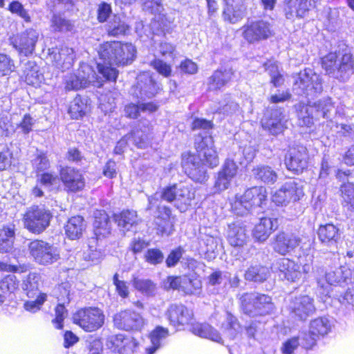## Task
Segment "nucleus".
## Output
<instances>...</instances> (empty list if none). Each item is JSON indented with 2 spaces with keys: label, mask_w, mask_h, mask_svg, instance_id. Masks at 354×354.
Here are the masks:
<instances>
[{
  "label": "nucleus",
  "mask_w": 354,
  "mask_h": 354,
  "mask_svg": "<svg viewBox=\"0 0 354 354\" xmlns=\"http://www.w3.org/2000/svg\"><path fill=\"white\" fill-rule=\"evenodd\" d=\"M254 177L266 184H273L277 180L276 171L270 166L259 165L252 169Z\"/></svg>",
  "instance_id": "c9c22d12"
},
{
  "label": "nucleus",
  "mask_w": 354,
  "mask_h": 354,
  "mask_svg": "<svg viewBox=\"0 0 354 354\" xmlns=\"http://www.w3.org/2000/svg\"><path fill=\"white\" fill-rule=\"evenodd\" d=\"M183 184H175L163 189L161 193V198L167 202H174L176 207L178 204V198L180 194V189H182Z\"/></svg>",
  "instance_id": "09e8293b"
},
{
  "label": "nucleus",
  "mask_w": 354,
  "mask_h": 354,
  "mask_svg": "<svg viewBox=\"0 0 354 354\" xmlns=\"http://www.w3.org/2000/svg\"><path fill=\"white\" fill-rule=\"evenodd\" d=\"M8 10L14 14L18 15L26 21H30V18L28 12L24 9L23 5L17 1H14L9 5Z\"/></svg>",
  "instance_id": "0e129e2a"
},
{
  "label": "nucleus",
  "mask_w": 354,
  "mask_h": 354,
  "mask_svg": "<svg viewBox=\"0 0 354 354\" xmlns=\"http://www.w3.org/2000/svg\"><path fill=\"white\" fill-rule=\"evenodd\" d=\"M340 191L343 205L354 211V185L350 183L343 184Z\"/></svg>",
  "instance_id": "49530a36"
},
{
  "label": "nucleus",
  "mask_w": 354,
  "mask_h": 354,
  "mask_svg": "<svg viewBox=\"0 0 354 354\" xmlns=\"http://www.w3.org/2000/svg\"><path fill=\"white\" fill-rule=\"evenodd\" d=\"M133 285L136 290L146 295H153L156 290L155 284L149 279L135 277Z\"/></svg>",
  "instance_id": "de8ad7c7"
},
{
  "label": "nucleus",
  "mask_w": 354,
  "mask_h": 354,
  "mask_svg": "<svg viewBox=\"0 0 354 354\" xmlns=\"http://www.w3.org/2000/svg\"><path fill=\"white\" fill-rule=\"evenodd\" d=\"M237 169L238 167L234 160L227 158L216 178L214 189L216 192L224 191L230 187L232 178L236 175Z\"/></svg>",
  "instance_id": "6ab92c4d"
},
{
  "label": "nucleus",
  "mask_w": 354,
  "mask_h": 354,
  "mask_svg": "<svg viewBox=\"0 0 354 354\" xmlns=\"http://www.w3.org/2000/svg\"><path fill=\"white\" fill-rule=\"evenodd\" d=\"M151 66L156 69L160 75L165 77H169L171 73V66L165 62L160 59H156L151 62Z\"/></svg>",
  "instance_id": "774afa93"
},
{
  "label": "nucleus",
  "mask_w": 354,
  "mask_h": 354,
  "mask_svg": "<svg viewBox=\"0 0 354 354\" xmlns=\"http://www.w3.org/2000/svg\"><path fill=\"white\" fill-rule=\"evenodd\" d=\"M322 65L327 75L342 82L354 73V59L349 53L330 52L322 58Z\"/></svg>",
  "instance_id": "20e7f679"
},
{
  "label": "nucleus",
  "mask_w": 354,
  "mask_h": 354,
  "mask_svg": "<svg viewBox=\"0 0 354 354\" xmlns=\"http://www.w3.org/2000/svg\"><path fill=\"white\" fill-rule=\"evenodd\" d=\"M297 10H299V0H285L284 12L287 19H293L297 17Z\"/></svg>",
  "instance_id": "052dcab7"
},
{
  "label": "nucleus",
  "mask_w": 354,
  "mask_h": 354,
  "mask_svg": "<svg viewBox=\"0 0 354 354\" xmlns=\"http://www.w3.org/2000/svg\"><path fill=\"white\" fill-rule=\"evenodd\" d=\"M1 289L8 295L16 290L19 287V281L14 275H8L0 281Z\"/></svg>",
  "instance_id": "4d7b16f0"
},
{
  "label": "nucleus",
  "mask_w": 354,
  "mask_h": 354,
  "mask_svg": "<svg viewBox=\"0 0 354 354\" xmlns=\"http://www.w3.org/2000/svg\"><path fill=\"white\" fill-rule=\"evenodd\" d=\"M15 68L12 61L4 54H0V76L6 75L13 71Z\"/></svg>",
  "instance_id": "e2e57ef3"
},
{
  "label": "nucleus",
  "mask_w": 354,
  "mask_h": 354,
  "mask_svg": "<svg viewBox=\"0 0 354 354\" xmlns=\"http://www.w3.org/2000/svg\"><path fill=\"white\" fill-rule=\"evenodd\" d=\"M265 68L271 77V82L274 86H279L283 83V76L279 72L277 63L270 61L265 64Z\"/></svg>",
  "instance_id": "864d4df0"
},
{
  "label": "nucleus",
  "mask_w": 354,
  "mask_h": 354,
  "mask_svg": "<svg viewBox=\"0 0 354 354\" xmlns=\"http://www.w3.org/2000/svg\"><path fill=\"white\" fill-rule=\"evenodd\" d=\"M330 329V324L326 317H319L310 322L309 330L313 335L324 336Z\"/></svg>",
  "instance_id": "c03bdc74"
},
{
  "label": "nucleus",
  "mask_w": 354,
  "mask_h": 354,
  "mask_svg": "<svg viewBox=\"0 0 354 354\" xmlns=\"http://www.w3.org/2000/svg\"><path fill=\"white\" fill-rule=\"evenodd\" d=\"M284 185H289L292 187L290 195L293 202L300 200L304 196V187L305 183L300 179H295L286 183Z\"/></svg>",
  "instance_id": "603ef678"
},
{
  "label": "nucleus",
  "mask_w": 354,
  "mask_h": 354,
  "mask_svg": "<svg viewBox=\"0 0 354 354\" xmlns=\"http://www.w3.org/2000/svg\"><path fill=\"white\" fill-rule=\"evenodd\" d=\"M59 175L64 185L71 192H77L84 187L85 183L82 174L73 167L62 168Z\"/></svg>",
  "instance_id": "412c9836"
},
{
  "label": "nucleus",
  "mask_w": 354,
  "mask_h": 354,
  "mask_svg": "<svg viewBox=\"0 0 354 354\" xmlns=\"http://www.w3.org/2000/svg\"><path fill=\"white\" fill-rule=\"evenodd\" d=\"M162 0H145L142 9L153 15H160L163 10Z\"/></svg>",
  "instance_id": "13d9d810"
},
{
  "label": "nucleus",
  "mask_w": 354,
  "mask_h": 354,
  "mask_svg": "<svg viewBox=\"0 0 354 354\" xmlns=\"http://www.w3.org/2000/svg\"><path fill=\"white\" fill-rule=\"evenodd\" d=\"M136 52L135 46L129 43L113 41L101 44L98 53L102 62L97 64L99 73L107 80L115 81L118 71L113 66H124L131 63Z\"/></svg>",
  "instance_id": "f03ea898"
},
{
  "label": "nucleus",
  "mask_w": 354,
  "mask_h": 354,
  "mask_svg": "<svg viewBox=\"0 0 354 354\" xmlns=\"http://www.w3.org/2000/svg\"><path fill=\"white\" fill-rule=\"evenodd\" d=\"M266 187H254L246 190L243 194H236L232 202L231 207L234 214L240 216L247 214L253 208L260 207L266 201Z\"/></svg>",
  "instance_id": "0eeeda50"
},
{
  "label": "nucleus",
  "mask_w": 354,
  "mask_h": 354,
  "mask_svg": "<svg viewBox=\"0 0 354 354\" xmlns=\"http://www.w3.org/2000/svg\"><path fill=\"white\" fill-rule=\"evenodd\" d=\"M95 73L88 65H82L75 73L65 76L64 83L66 91H77L86 88L90 83L94 82Z\"/></svg>",
  "instance_id": "ddd939ff"
},
{
  "label": "nucleus",
  "mask_w": 354,
  "mask_h": 354,
  "mask_svg": "<svg viewBox=\"0 0 354 354\" xmlns=\"http://www.w3.org/2000/svg\"><path fill=\"white\" fill-rule=\"evenodd\" d=\"M277 227V219L268 217L261 218L253 230V236L257 241L263 242Z\"/></svg>",
  "instance_id": "a878e982"
},
{
  "label": "nucleus",
  "mask_w": 354,
  "mask_h": 354,
  "mask_svg": "<svg viewBox=\"0 0 354 354\" xmlns=\"http://www.w3.org/2000/svg\"><path fill=\"white\" fill-rule=\"evenodd\" d=\"M115 220L120 230L124 232L129 231L138 223L137 212L133 210L122 211L115 216Z\"/></svg>",
  "instance_id": "473e14b6"
},
{
  "label": "nucleus",
  "mask_w": 354,
  "mask_h": 354,
  "mask_svg": "<svg viewBox=\"0 0 354 354\" xmlns=\"http://www.w3.org/2000/svg\"><path fill=\"white\" fill-rule=\"evenodd\" d=\"M194 147L198 156L190 153L183 154L182 166L185 172L196 182L202 183L206 180L205 165L211 167H216L219 163L218 153L214 147L213 138L205 133L198 134L194 139Z\"/></svg>",
  "instance_id": "f257e3e1"
},
{
  "label": "nucleus",
  "mask_w": 354,
  "mask_h": 354,
  "mask_svg": "<svg viewBox=\"0 0 354 354\" xmlns=\"http://www.w3.org/2000/svg\"><path fill=\"white\" fill-rule=\"evenodd\" d=\"M55 312V318L53 320V323L56 328L61 329L63 327L62 322L68 315L67 310L63 304H58Z\"/></svg>",
  "instance_id": "680f3d73"
},
{
  "label": "nucleus",
  "mask_w": 354,
  "mask_h": 354,
  "mask_svg": "<svg viewBox=\"0 0 354 354\" xmlns=\"http://www.w3.org/2000/svg\"><path fill=\"white\" fill-rule=\"evenodd\" d=\"M179 191L180 194L178 195L176 207L180 212H185L195 198V191L191 185H183L182 189H180Z\"/></svg>",
  "instance_id": "58836bf2"
},
{
  "label": "nucleus",
  "mask_w": 354,
  "mask_h": 354,
  "mask_svg": "<svg viewBox=\"0 0 354 354\" xmlns=\"http://www.w3.org/2000/svg\"><path fill=\"white\" fill-rule=\"evenodd\" d=\"M52 25L55 30L57 31H67L71 29V24L69 21L57 15L53 16Z\"/></svg>",
  "instance_id": "338daca9"
},
{
  "label": "nucleus",
  "mask_w": 354,
  "mask_h": 354,
  "mask_svg": "<svg viewBox=\"0 0 354 354\" xmlns=\"http://www.w3.org/2000/svg\"><path fill=\"white\" fill-rule=\"evenodd\" d=\"M300 242V238L296 234L281 232L276 235L272 248L276 252L285 256L297 248Z\"/></svg>",
  "instance_id": "f3484780"
},
{
  "label": "nucleus",
  "mask_w": 354,
  "mask_h": 354,
  "mask_svg": "<svg viewBox=\"0 0 354 354\" xmlns=\"http://www.w3.org/2000/svg\"><path fill=\"white\" fill-rule=\"evenodd\" d=\"M166 316L171 325L177 326L189 324L193 313L183 305L172 304L167 309Z\"/></svg>",
  "instance_id": "5701e85b"
},
{
  "label": "nucleus",
  "mask_w": 354,
  "mask_h": 354,
  "mask_svg": "<svg viewBox=\"0 0 354 354\" xmlns=\"http://www.w3.org/2000/svg\"><path fill=\"white\" fill-rule=\"evenodd\" d=\"M317 0H299V10H297V18H304L310 10L315 7Z\"/></svg>",
  "instance_id": "69168bd1"
},
{
  "label": "nucleus",
  "mask_w": 354,
  "mask_h": 354,
  "mask_svg": "<svg viewBox=\"0 0 354 354\" xmlns=\"http://www.w3.org/2000/svg\"><path fill=\"white\" fill-rule=\"evenodd\" d=\"M128 342L129 340L127 339V337L124 335L118 334L109 336L106 339V346L114 353L124 354L126 353L125 344Z\"/></svg>",
  "instance_id": "79ce46f5"
},
{
  "label": "nucleus",
  "mask_w": 354,
  "mask_h": 354,
  "mask_svg": "<svg viewBox=\"0 0 354 354\" xmlns=\"http://www.w3.org/2000/svg\"><path fill=\"white\" fill-rule=\"evenodd\" d=\"M129 26L119 17L115 16L113 19L109 23L108 32L111 36H118L124 34Z\"/></svg>",
  "instance_id": "3c124183"
},
{
  "label": "nucleus",
  "mask_w": 354,
  "mask_h": 354,
  "mask_svg": "<svg viewBox=\"0 0 354 354\" xmlns=\"http://www.w3.org/2000/svg\"><path fill=\"white\" fill-rule=\"evenodd\" d=\"M15 234V226L12 225L0 228V252H10L13 246V240Z\"/></svg>",
  "instance_id": "e433bc0d"
},
{
  "label": "nucleus",
  "mask_w": 354,
  "mask_h": 354,
  "mask_svg": "<svg viewBox=\"0 0 354 354\" xmlns=\"http://www.w3.org/2000/svg\"><path fill=\"white\" fill-rule=\"evenodd\" d=\"M113 322L118 328L124 330H139L145 325L142 317L131 310H124L116 314Z\"/></svg>",
  "instance_id": "2eb2a0df"
},
{
  "label": "nucleus",
  "mask_w": 354,
  "mask_h": 354,
  "mask_svg": "<svg viewBox=\"0 0 354 354\" xmlns=\"http://www.w3.org/2000/svg\"><path fill=\"white\" fill-rule=\"evenodd\" d=\"M35 300L28 301L24 304V308L26 310L35 313L40 309L44 301L46 300V294H39L36 296Z\"/></svg>",
  "instance_id": "bf43d9fd"
},
{
  "label": "nucleus",
  "mask_w": 354,
  "mask_h": 354,
  "mask_svg": "<svg viewBox=\"0 0 354 354\" xmlns=\"http://www.w3.org/2000/svg\"><path fill=\"white\" fill-rule=\"evenodd\" d=\"M249 236L245 227L240 222L228 225L227 240L234 247H242L248 241Z\"/></svg>",
  "instance_id": "393cba45"
},
{
  "label": "nucleus",
  "mask_w": 354,
  "mask_h": 354,
  "mask_svg": "<svg viewBox=\"0 0 354 354\" xmlns=\"http://www.w3.org/2000/svg\"><path fill=\"white\" fill-rule=\"evenodd\" d=\"M317 234L319 240L326 243H335L339 237V229L330 223L320 225Z\"/></svg>",
  "instance_id": "a19ab883"
},
{
  "label": "nucleus",
  "mask_w": 354,
  "mask_h": 354,
  "mask_svg": "<svg viewBox=\"0 0 354 354\" xmlns=\"http://www.w3.org/2000/svg\"><path fill=\"white\" fill-rule=\"evenodd\" d=\"M87 109L86 102L77 95L70 104L68 113L73 119H79L86 113Z\"/></svg>",
  "instance_id": "a18cd8bd"
},
{
  "label": "nucleus",
  "mask_w": 354,
  "mask_h": 354,
  "mask_svg": "<svg viewBox=\"0 0 354 354\" xmlns=\"http://www.w3.org/2000/svg\"><path fill=\"white\" fill-rule=\"evenodd\" d=\"M223 335L229 339H234L241 331V326L236 317L226 312L221 325Z\"/></svg>",
  "instance_id": "c756f323"
},
{
  "label": "nucleus",
  "mask_w": 354,
  "mask_h": 354,
  "mask_svg": "<svg viewBox=\"0 0 354 354\" xmlns=\"http://www.w3.org/2000/svg\"><path fill=\"white\" fill-rule=\"evenodd\" d=\"M158 86L148 73L138 75L137 85L133 88V95L140 100L153 97Z\"/></svg>",
  "instance_id": "aec40b11"
},
{
  "label": "nucleus",
  "mask_w": 354,
  "mask_h": 354,
  "mask_svg": "<svg viewBox=\"0 0 354 354\" xmlns=\"http://www.w3.org/2000/svg\"><path fill=\"white\" fill-rule=\"evenodd\" d=\"M295 107L299 125L307 127L313 124L314 119H319L321 117L329 119L334 112V106L330 98L320 100L314 105L299 103Z\"/></svg>",
  "instance_id": "39448f33"
},
{
  "label": "nucleus",
  "mask_w": 354,
  "mask_h": 354,
  "mask_svg": "<svg viewBox=\"0 0 354 354\" xmlns=\"http://www.w3.org/2000/svg\"><path fill=\"white\" fill-rule=\"evenodd\" d=\"M274 268L281 273L288 281L292 282L304 281L308 278L309 274L312 273L317 283L322 284L319 273L322 274L323 270L320 268H317L315 270L311 258H300L298 263L288 258H281L274 263Z\"/></svg>",
  "instance_id": "7ed1b4c3"
},
{
  "label": "nucleus",
  "mask_w": 354,
  "mask_h": 354,
  "mask_svg": "<svg viewBox=\"0 0 354 354\" xmlns=\"http://www.w3.org/2000/svg\"><path fill=\"white\" fill-rule=\"evenodd\" d=\"M191 330L194 335L201 337L209 339L218 343L222 342V337L220 333L208 324H194Z\"/></svg>",
  "instance_id": "7c9ffc66"
},
{
  "label": "nucleus",
  "mask_w": 354,
  "mask_h": 354,
  "mask_svg": "<svg viewBox=\"0 0 354 354\" xmlns=\"http://www.w3.org/2000/svg\"><path fill=\"white\" fill-rule=\"evenodd\" d=\"M52 217L49 209L43 206L34 205L27 209L23 215L22 221L26 230L39 234L49 226Z\"/></svg>",
  "instance_id": "1a4fd4ad"
},
{
  "label": "nucleus",
  "mask_w": 354,
  "mask_h": 354,
  "mask_svg": "<svg viewBox=\"0 0 354 354\" xmlns=\"http://www.w3.org/2000/svg\"><path fill=\"white\" fill-rule=\"evenodd\" d=\"M30 254L35 261L43 266L53 264L60 258L58 249L44 241L35 240L28 245Z\"/></svg>",
  "instance_id": "9b49d317"
},
{
  "label": "nucleus",
  "mask_w": 354,
  "mask_h": 354,
  "mask_svg": "<svg viewBox=\"0 0 354 354\" xmlns=\"http://www.w3.org/2000/svg\"><path fill=\"white\" fill-rule=\"evenodd\" d=\"M202 283L198 279L183 277V291L187 295H197L201 292Z\"/></svg>",
  "instance_id": "8fccbe9b"
},
{
  "label": "nucleus",
  "mask_w": 354,
  "mask_h": 354,
  "mask_svg": "<svg viewBox=\"0 0 354 354\" xmlns=\"http://www.w3.org/2000/svg\"><path fill=\"white\" fill-rule=\"evenodd\" d=\"M39 33L34 29H28L12 39L13 46L21 54L28 56L35 50Z\"/></svg>",
  "instance_id": "dca6fc26"
},
{
  "label": "nucleus",
  "mask_w": 354,
  "mask_h": 354,
  "mask_svg": "<svg viewBox=\"0 0 354 354\" xmlns=\"http://www.w3.org/2000/svg\"><path fill=\"white\" fill-rule=\"evenodd\" d=\"M75 53L71 48L63 47L57 53L53 55L54 66L62 71L69 69L74 62Z\"/></svg>",
  "instance_id": "cd10ccee"
},
{
  "label": "nucleus",
  "mask_w": 354,
  "mask_h": 354,
  "mask_svg": "<svg viewBox=\"0 0 354 354\" xmlns=\"http://www.w3.org/2000/svg\"><path fill=\"white\" fill-rule=\"evenodd\" d=\"M287 120L281 109L272 111L269 118L262 120L261 124L264 129L268 130L272 135H277L286 128Z\"/></svg>",
  "instance_id": "b1692460"
},
{
  "label": "nucleus",
  "mask_w": 354,
  "mask_h": 354,
  "mask_svg": "<svg viewBox=\"0 0 354 354\" xmlns=\"http://www.w3.org/2000/svg\"><path fill=\"white\" fill-rule=\"evenodd\" d=\"M226 4L223 11L225 21L236 24L241 20L246 12L244 0H224Z\"/></svg>",
  "instance_id": "4be33fe9"
},
{
  "label": "nucleus",
  "mask_w": 354,
  "mask_h": 354,
  "mask_svg": "<svg viewBox=\"0 0 354 354\" xmlns=\"http://www.w3.org/2000/svg\"><path fill=\"white\" fill-rule=\"evenodd\" d=\"M169 335V330L167 328L157 326L153 330L150 335L149 338L152 346L146 348L147 354H153L160 347L161 343Z\"/></svg>",
  "instance_id": "4c0bfd02"
},
{
  "label": "nucleus",
  "mask_w": 354,
  "mask_h": 354,
  "mask_svg": "<svg viewBox=\"0 0 354 354\" xmlns=\"http://www.w3.org/2000/svg\"><path fill=\"white\" fill-rule=\"evenodd\" d=\"M324 270L322 268H321ZM323 273H319V278L322 280V284H319L322 288H324V279L328 285L335 286L342 282H344L348 277L344 272L342 268H336L335 270H330L326 272L323 270Z\"/></svg>",
  "instance_id": "ea45409f"
},
{
  "label": "nucleus",
  "mask_w": 354,
  "mask_h": 354,
  "mask_svg": "<svg viewBox=\"0 0 354 354\" xmlns=\"http://www.w3.org/2000/svg\"><path fill=\"white\" fill-rule=\"evenodd\" d=\"M239 299L243 312L250 317L270 315L275 310L272 298L265 294L246 292Z\"/></svg>",
  "instance_id": "423d86ee"
},
{
  "label": "nucleus",
  "mask_w": 354,
  "mask_h": 354,
  "mask_svg": "<svg viewBox=\"0 0 354 354\" xmlns=\"http://www.w3.org/2000/svg\"><path fill=\"white\" fill-rule=\"evenodd\" d=\"M95 243V240L94 239L90 241L88 249L84 253V259L93 263H97L102 258V253L100 250H97L94 245H91V243Z\"/></svg>",
  "instance_id": "5fc2aeb1"
},
{
  "label": "nucleus",
  "mask_w": 354,
  "mask_h": 354,
  "mask_svg": "<svg viewBox=\"0 0 354 354\" xmlns=\"http://www.w3.org/2000/svg\"><path fill=\"white\" fill-rule=\"evenodd\" d=\"M105 316L99 308L88 307L78 310L73 315V322L86 332H93L104 324Z\"/></svg>",
  "instance_id": "9d476101"
},
{
  "label": "nucleus",
  "mask_w": 354,
  "mask_h": 354,
  "mask_svg": "<svg viewBox=\"0 0 354 354\" xmlns=\"http://www.w3.org/2000/svg\"><path fill=\"white\" fill-rule=\"evenodd\" d=\"M270 271L267 267L261 266H250L245 273V278L248 281L263 282L269 277Z\"/></svg>",
  "instance_id": "37998d69"
},
{
  "label": "nucleus",
  "mask_w": 354,
  "mask_h": 354,
  "mask_svg": "<svg viewBox=\"0 0 354 354\" xmlns=\"http://www.w3.org/2000/svg\"><path fill=\"white\" fill-rule=\"evenodd\" d=\"M286 308L291 316L305 320L315 311L314 300L308 295L290 297L286 301Z\"/></svg>",
  "instance_id": "f8f14e48"
},
{
  "label": "nucleus",
  "mask_w": 354,
  "mask_h": 354,
  "mask_svg": "<svg viewBox=\"0 0 354 354\" xmlns=\"http://www.w3.org/2000/svg\"><path fill=\"white\" fill-rule=\"evenodd\" d=\"M159 215L156 220L158 233L162 235H170L174 231V223L171 219L170 208L163 206L158 207Z\"/></svg>",
  "instance_id": "bb28decb"
},
{
  "label": "nucleus",
  "mask_w": 354,
  "mask_h": 354,
  "mask_svg": "<svg viewBox=\"0 0 354 354\" xmlns=\"http://www.w3.org/2000/svg\"><path fill=\"white\" fill-rule=\"evenodd\" d=\"M85 227L86 225L82 216H73L68 221L65 225V233L69 239H77L82 236Z\"/></svg>",
  "instance_id": "72a5a7b5"
},
{
  "label": "nucleus",
  "mask_w": 354,
  "mask_h": 354,
  "mask_svg": "<svg viewBox=\"0 0 354 354\" xmlns=\"http://www.w3.org/2000/svg\"><path fill=\"white\" fill-rule=\"evenodd\" d=\"M273 30L271 24L263 20L253 21L243 27L242 35L249 43H255L271 37Z\"/></svg>",
  "instance_id": "4468645a"
},
{
  "label": "nucleus",
  "mask_w": 354,
  "mask_h": 354,
  "mask_svg": "<svg viewBox=\"0 0 354 354\" xmlns=\"http://www.w3.org/2000/svg\"><path fill=\"white\" fill-rule=\"evenodd\" d=\"M292 89L298 95L314 96L323 90L320 75L310 68H306L293 76Z\"/></svg>",
  "instance_id": "6e6552de"
},
{
  "label": "nucleus",
  "mask_w": 354,
  "mask_h": 354,
  "mask_svg": "<svg viewBox=\"0 0 354 354\" xmlns=\"http://www.w3.org/2000/svg\"><path fill=\"white\" fill-rule=\"evenodd\" d=\"M146 262L151 265L161 263L164 259L163 253L157 248L148 249L144 254Z\"/></svg>",
  "instance_id": "6e6d98bb"
},
{
  "label": "nucleus",
  "mask_w": 354,
  "mask_h": 354,
  "mask_svg": "<svg viewBox=\"0 0 354 354\" xmlns=\"http://www.w3.org/2000/svg\"><path fill=\"white\" fill-rule=\"evenodd\" d=\"M94 234L96 239L106 237L111 233V224L108 215L104 211L95 214L93 223Z\"/></svg>",
  "instance_id": "c85d7f7f"
},
{
  "label": "nucleus",
  "mask_w": 354,
  "mask_h": 354,
  "mask_svg": "<svg viewBox=\"0 0 354 354\" xmlns=\"http://www.w3.org/2000/svg\"><path fill=\"white\" fill-rule=\"evenodd\" d=\"M232 76L233 71L230 68L216 71L208 80V88L212 91L221 89L231 80Z\"/></svg>",
  "instance_id": "2f4dec72"
},
{
  "label": "nucleus",
  "mask_w": 354,
  "mask_h": 354,
  "mask_svg": "<svg viewBox=\"0 0 354 354\" xmlns=\"http://www.w3.org/2000/svg\"><path fill=\"white\" fill-rule=\"evenodd\" d=\"M307 150L304 147L291 149L286 156L285 164L288 170L299 174L307 167Z\"/></svg>",
  "instance_id": "a211bd4d"
},
{
  "label": "nucleus",
  "mask_w": 354,
  "mask_h": 354,
  "mask_svg": "<svg viewBox=\"0 0 354 354\" xmlns=\"http://www.w3.org/2000/svg\"><path fill=\"white\" fill-rule=\"evenodd\" d=\"M41 285V277L39 274L32 272L30 273L24 280L22 288L26 292L29 298L34 299L39 294H42L39 291Z\"/></svg>",
  "instance_id": "f704fd0d"
}]
</instances>
